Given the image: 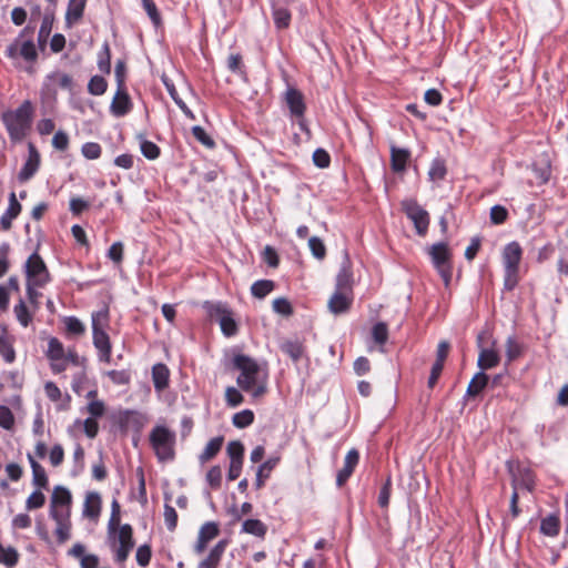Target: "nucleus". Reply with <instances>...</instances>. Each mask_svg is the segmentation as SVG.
<instances>
[{
  "label": "nucleus",
  "instance_id": "nucleus-1",
  "mask_svg": "<svg viewBox=\"0 0 568 568\" xmlns=\"http://www.w3.org/2000/svg\"><path fill=\"white\" fill-rule=\"evenodd\" d=\"M232 366L240 371L236 378L239 387L250 393L254 398L263 396L267 390V371L258 363L244 354H235L232 358Z\"/></svg>",
  "mask_w": 568,
  "mask_h": 568
},
{
  "label": "nucleus",
  "instance_id": "nucleus-2",
  "mask_svg": "<svg viewBox=\"0 0 568 568\" xmlns=\"http://www.w3.org/2000/svg\"><path fill=\"white\" fill-rule=\"evenodd\" d=\"M34 109L30 100L23 101L16 110L2 112L1 120L10 139L14 142L23 140L31 129Z\"/></svg>",
  "mask_w": 568,
  "mask_h": 568
},
{
  "label": "nucleus",
  "instance_id": "nucleus-3",
  "mask_svg": "<svg viewBox=\"0 0 568 568\" xmlns=\"http://www.w3.org/2000/svg\"><path fill=\"white\" fill-rule=\"evenodd\" d=\"M150 445L160 462H171L175 457V432L164 425H156L149 435Z\"/></svg>",
  "mask_w": 568,
  "mask_h": 568
},
{
  "label": "nucleus",
  "instance_id": "nucleus-4",
  "mask_svg": "<svg viewBox=\"0 0 568 568\" xmlns=\"http://www.w3.org/2000/svg\"><path fill=\"white\" fill-rule=\"evenodd\" d=\"M523 250L518 242H510L503 252V263L505 268L504 288L513 291L518 283L519 263Z\"/></svg>",
  "mask_w": 568,
  "mask_h": 568
},
{
  "label": "nucleus",
  "instance_id": "nucleus-5",
  "mask_svg": "<svg viewBox=\"0 0 568 568\" xmlns=\"http://www.w3.org/2000/svg\"><path fill=\"white\" fill-rule=\"evenodd\" d=\"M428 255L445 285H448L453 275L452 252L448 244L438 242L428 248Z\"/></svg>",
  "mask_w": 568,
  "mask_h": 568
},
{
  "label": "nucleus",
  "instance_id": "nucleus-6",
  "mask_svg": "<svg viewBox=\"0 0 568 568\" xmlns=\"http://www.w3.org/2000/svg\"><path fill=\"white\" fill-rule=\"evenodd\" d=\"M209 317L219 322L222 333L227 336H234L237 333V324L233 318L232 311L226 304L221 302H205L203 305Z\"/></svg>",
  "mask_w": 568,
  "mask_h": 568
},
{
  "label": "nucleus",
  "instance_id": "nucleus-7",
  "mask_svg": "<svg viewBox=\"0 0 568 568\" xmlns=\"http://www.w3.org/2000/svg\"><path fill=\"white\" fill-rule=\"evenodd\" d=\"M400 205L403 212L413 222L416 233L425 236L430 222L428 212L414 199L404 200Z\"/></svg>",
  "mask_w": 568,
  "mask_h": 568
},
{
  "label": "nucleus",
  "instance_id": "nucleus-8",
  "mask_svg": "<svg viewBox=\"0 0 568 568\" xmlns=\"http://www.w3.org/2000/svg\"><path fill=\"white\" fill-rule=\"evenodd\" d=\"M23 267L28 283L44 286L51 281L49 270L38 252H33L28 257Z\"/></svg>",
  "mask_w": 568,
  "mask_h": 568
},
{
  "label": "nucleus",
  "instance_id": "nucleus-9",
  "mask_svg": "<svg viewBox=\"0 0 568 568\" xmlns=\"http://www.w3.org/2000/svg\"><path fill=\"white\" fill-rule=\"evenodd\" d=\"M106 312H98L92 315V334L93 344L100 352V359L109 363L111 358V343L109 335L100 323L101 318L106 320Z\"/></svg>",
  "mask_w": 568,
  "mask_h": 568
},
{
  "label": "nucleus",
  "instance_id": "nucleus-10",
  "mask_svg": "<svg viewBox=\"0 0 568 568\" xmlns=\"http://www.w3.org/2000/svg\"><path fill=\"white\" fill-rule=\"evenodd\" d=\"M111 539H113V542H119V546L114 550V560L120 564L124 562L134 547L133 529L131 525L124 524L120 526L119 531L113 535Z\"/></svg>",
  "mask_w": 568,
  "mask_h": 568
},
{
  "label": "nucleus",
  "instance_id": "nucleus-11",
  "mask_svg": "<svg viewBox=\"0 0 568 568\" xmlns=\"http://www.w3.org/2000/svg\"><path fill=\"white\" fill-rule=\"evenodd\" d=\"M508 470L511 476V486L514 491H517L518 488H525L529 491L534 489L535 475L531 469L520 465L514 467L510 463H508Z\"/></svg>",
  "mask_w": 568,
  "mask_h": 568
},
{
  "label": "nucleus",
  "instance_id": "nucleus-12",
  "mask_svg": "<svg viewBox=\"0 0 568 568\" xmlns=\"http://www.w3.org/2000/svg\"><path fill=\"white\" fill-rule=\"evenodd\" d=\"M71 504H72V495L70 490L63 486H55L51 499H50V510L49 515L52 516V511L57 513H71Z\"/></svg>",
  "mask_w": 568,
  "mask_h": 568
},
{
  "label": "nucleus",
  "instance_id": "nucleus-13",
  "mask_svg": "<svg viewBox=\"0 0 568 568\" xmlns=\"http://www.w3.org/2000/svg\"><path fill=\"white\" fill-rule=\"evenodd\" d=\"M220 535V526L216 521L204 523L199 530L197 539L194 545V552L201 555L206 549L210 541Z\"/></svg>",
  "mask_w": 568,
  "mask_h": 568
},
{
  "label": "nucleus",
  "instance_id": "nucleus-14",
  "mask_svg": "<svg viewBox=\"0 0 568 568\" xmlns=\"http://www.w3.org/2000/svg\"><path fill=\"white\" fill-rule=\"evenodd\" d=\"M353 300V292L335 290L328 300L327 307L334 315L345 314L351 310Z\"/></svg>",
  "mask_w": 568,
  "mask_h": 568
},
{
  "label": "nucleus",
  "instance_id": "nucleus-15",
  "mask_svg": "<svg viewBox=\"0 0 568 568\" xmlns=\"http://www.w3.org/2000/svg\"><path fill=\"white\" fill-rule=\"evenodd\" d=\"M28 151V159L18 174V180L21 183L29 181L37 173L40 166V154L34 144L29 143Z\"/></svg>",
  "mask_w": 568,
  "mask_h": 568
},
{
  "label": "nucleus",
  "instance_id": "nucleus-16",
  "mask_svg": "<svg viewBox=\"0 0 568 568\" xmlns=\"http://www.w3.org/2000/svg\"><path fill=\"white\" fill-rule=\"evenodd\" d=\"M132 101L126 92V88H118L110 105L111 113L116 118H121L126 115L132 110Z\"/></svg>",
  "mask_w": 568,
  "mask_h": 568
},
{
  "label": "nucleus",
  "instance_id": "nucleus-17",
  "mask_svg": "<svg viewBox=\"0 0 568 568\" xmlns=\"http://www.w3.org/2000/svg\"><path fill=\"white\" fill-rule=\"evenodd\" d=\"M7 54L10 58L21 55L29 62H33L38 58L37 49L32 40H26L21 44H19V40H16L7 48Z\"/></svg>",
  "mask_w": 568,
  "mask_h": 568
},
{
  "label": "nucleus",
  "instance_id": "nucleus-18",
  "mask_svg": "<svg viewBox=\"0 0 568 568\" xmlns=\"http://www.w3.org/2000/svg\"><path fill=\"white\" fill-rule=\"evenodd\" d=\"M70 511L57 513L52 511V516H50L57 524L55 527V536L59 544H64L71 537V520H70Z\"/></svg>",
  "mask_w": 568,
  "mask_h": 568
},
{
  "label": "nucleus",
  "instance_id": "nucleus-19",
  "mask_svg": "<svg viewBox=\"0 0 568 568\" xmlns=\"http://www.w3.org/2000/svg\"><path fill=\"white\" fill-rule=\"evenodd\" d=\"M285 102L293 116L298 119L304 116L306 105L301 91L295 88H288L285 92Z\"/></svg>",
  "mask_w": 568,
  "mask_h": 568
},
{
  "label": "nucleus",
  "instance_id": "nucleus-20",
  "mask_svg": "<svg viewBox=\"0 0 568 568\" xmlns=\"http://www.w3.org/2000/svg\"><path fill=\"white\" fill-rule=\"evenodd\" d=\"M358 460V452L355 448L348 450V453L345 456L344 466L342 469L338 470L336 476V485L338 487H342L348 480L355 467L357 466Z\"/></svg>",
  "mask_w": 568,
  "mask_h": 568
},
{
  "label": "nucleus",
  "instance_id": "nucleus-21",
  "mask_svg": "<svg viewBox=\"0 0 568 568\" xmlns=\"http://www.w3.org/2000/svg\"><path fill=\"white\" fill-rule=\"evenodd\" d=\"M227 546L229 539L219 540L206 558L199 562L197 568H217Z\"/></svg>",
  "mask_w": 568,
  "mask_h": 568
},
{
  "label": "nucleus",
  "instance_id": "nucleus-22",
  "mask_svg": "<svg viewBox=\"0 0 568 568\" xmlns=\"http://www.w3.org/2000/svg\"><path fill=\"white\" fill-rule=\"evenodd\" d=\"M410 160V152L408 149L398 148L395 144L390 145V169L395 173H403Z\"/></svg>",
  "mask_w": 568,
  "mask_h": 568
},
{
  "label": "nucleus",
  "instance_id": "nucleus-23",
  "mask_svg": "<svg viewBox=\"0 0 568 568\" xmlns=\"http://www.w3.org/2000/svg\"><path fill=\"white\" fill-rule=\"evenodd\" d=\"M21 204L17 200L16 193L11 192L9 195V206L0 217V227L8 231L12 226V221L18 217L21 212Z\"/></svg>",
  "mask_w": 568,
  "mask_h": 568
},
{
  "label": "nucleus",
  "instance_id": "nucleus-24",
  "mask_svg": "<svg viewBox=\"0 0 568 568\" xmlns=\"http://www.w3.org/2000/svg\"><path fill=\"white\" fill-rule=\"evenodd\" d=\"M348 264L349 260L346 255V261L336 276L335 290L337 291L353 292V273Z\"/></svg>",
  "mask_w": 568,
  "mask_h": 568
},
{
  "label": "nucleus",
  "instance_id": "nucleus-25",
  "mask_svg": "<svg viewBox=\"0 0 568 568\" xmlns=\"http://www.w3.org/2000/svg\"><path fill=\"white\" fill-rule=\"evenodd\" d=\"M101 511V496L97 491H89L83 505V516L97 519Z\"/></svg>",
  "mask_w": 568,
  "mask_h": 568
},
{
  "label": "nucleus",
  "instance_id": "nucleus-26",
  "mask_svg": "<svg viewBox=\"0 0 568 568\" xmlns=\"http://www.w3.org/2000/svg\"><path fill=\"white\" fill-rule=\"evenodd\" d=\"M499 362L500 356L494 348L480 347L477 366L481 372L496 367Z\"/></svg>",
  "mask_w": 568,
  "mask_h": 568
},
{
  "label": "nucleus",
  "instance_id": "nucleus-27",
  "mask_svg": "<svg viewBox=\"0 0 568 568\" xmlns=\"http://www.w3.org/2000/svg\"><path fill=\"white\" fill-rule=\"evenodd\" d=\"M281 351L294 363H297L304 355V345L298 339H286L280 345Z\"/></svg>",
  "mask_w": 568,
  "mask_h": 568
},
{
  "label": "nucleus",
  "instance_id": "nucleus-28",
  "mask_svg": "<svg viewBox=\"0 0 568 568\" xmlns=\"http://www.w3.org/2000/svg\"><path fill=\"white\" fill-rule=\"evenodd\" d=\"M146 422V418L138 413L132 410L124 412L123 416L121 417V424L123 427L131 428L135 433H140L142 428L144 427Z\"/></svg>",
  "mask_w": 568,
  "mask_h": 568
},
{
  "label": "nucleus",
  "instance_id": "nucleus-29",
  "mask_svg": "<svg viewBox=\"0 0 568 568\" xmlns=\"http://www.w3.org/2000/svg\"><path fill=\"white\" fill-rule=\"evenodd\" d=\"M241 532L264 539L267 532V526L260 519H245L242 524Z\"/></svg>",
  "mask_w": 568,
  "mask_h": 568
},
{
  "label": "nucleus",
  "instance_id": "nucleus-30",
  "mask_svg": "<svg viewBox=\"0 0 568 568\" xmlns=\"http://www.w3.org/2000/svg\"><path fill=\"white\" fill-rule=\"evenodd\" d=\"M87 0H70L65 12V21L68 24L78 22L84 13Z\"/></svg>",
  "mask_w": 568,
  "mask_h": 568
},
{
  "label": "nucleus",
  "instance_id": "nucleus-31",
  "mask_svg": "<svg viewBox=\"0 0 568 568\" xmlns=\"http://www.w3.org/2000/svg\"><path fill=\"white\" fill-rule=\"evenodd\" d=\"M28 460L32 469V481L38 488L48 487V476L44 468L33 458L31 454H28Z\"/></svg>",
  "mask_w": 568,
  "mask_h": 568
},
{
  "label": "nucleus",
  "instance_id": "nucleus-32",
  "mask_svg": "<svg viewBox=\"0 0 568 568\" xmlns=\"http://www.w3.org/2000/svg\"><path fill=\"white\" fill-rule=\"evenodd\" d=\"M489 384V376L485 372H478L468 384L466 395L475 397Z\"/></svg>",
  "mask_w": 568,
  "mask_h": 568
},
{
  "label": "nucleus",
  "instance_id": "nucleus-33",
  "mask_svg": "<svg viewBox=\"0 0 568 568\" xmlns=\"http://www.w3.org/2000/svg\"><path fill=\"white\" fill-rule=\"evenodd\" d=\"M169 376L170 372L164 364H155L152 367V378L154 388L156 390H163L164 388H166L169 385Z\"/></svg>",
  "mask_w": 568,
  "mask_h": 568
},
{
  "label": "nucleus",
  "instance_id": "nucleus-34",
  "mask_svg": "<svg viewBox=\"0 0 568 568\" xmlns=\"http://www.w3.org/2000/svg\"><path fill=\"white\" fill-rule=\"evenodd\" d=\"M223 445V437H214L210 439V442L206 444L204 450L200 454L199 460L201 464H205L213 459L219 452L221 450Z\"/></svg>",
  "mask_w": 568,
  "mask_h": 568
},
{
  "label": "nucleus",
  "instance_id": "nucleus-35",
  "mask_svg": "<svg viewBox=\"0 0 568 568\" xmlns=\"http://www.w3.org/2000/svg\"><path fill=\"white\" fill-rule=\"evenodd\" d=\"M560 530V520L557 515H548L541 519L540 532L545 536L556 537Z\"/></svg>",
  "mask_w": 568,
  "mask_h": 568
},
{
  "label": "nucleus",
  "instance_id": "nucleus-36",
  "mask_svg": "<svg viewBox=\"0 0 568 568\" xmlns=\"http://www.w3.org/2000/svg\"><path fill=\"white\" fill-rule=\"evenodd\" d=\"M280 458H268L261 464L256 471L255 487L260 489L264 486V480L270 476L272 469L277 465Z\"/></svg>",
  "mask_w": 568,
  "mask_h": 568
},
{
  "label": "nucleus",
  "instance_id": "nucleus-37",
  "mask_svg": "<svg viewBox=\"0 0 568 568\" xmlns=\"http://www.w3.org/2000/svg\"><path fill=\"white\" fill-rule=\"evenodd\" d=\"M0 355L6 363H13L16 359V351L12 341L6 333H0Z\"/></svg>",
  "mask_w": 568,
  "mask_h": 568
},
{
  "label": "nucleus",
  "instance_id": "nucleus-38",
  "mask_svg": "<svg viewBox=\"0 0 568 568\" xmlns=\"http://www.w3.org/2000/svg\"><path fill=\"white\" fill-rule=\"evenodd\" d=\"M275 288V283L271 280H258L251 286V293L256 298H264Z\"/></svg>",
  "mask_w": 568,
  "mask_h": 568
},
{
  "label": "nucleus",
  "instance_id": "nucleus-39",
  "mask_svg": "<svg viewBox=\"0 0 568 568\" xmlns=\"http://www.w3.org/2000/svg\"><path fill=\"white\" fill-rule=\"evenodd\" d=\"M47 357L51 362H59L64 358V347L63 344L57 338L51 337L48 343Z\"/></svg>",
  "mask_w": 568,
  "mask_h": 568
},
{
  "label": "nucleus",
  "instance_id": "nucleus-40",
  "mask_svg": "<svg viewBox=\"0 0 568 568\" xmlns=\"http://www.w3.org/2000/svg\"><path fill=\"white\" fill-rule=\"evenodd\" d=\"M140 150L148 160H155L160 156V148L152 141L146 140L143 135H139Z\"/></svg>",
  "mask_w": 568,
  "mask_h": 568
},
{
  "label": "nucleus",
  "instance_id": "nucleus-41",
  "mask_svg": "<svg viewBox=\"0 0 568 568\" xmlns=\"http://www.w3.org/2000/svg\"><path fill=\"white\" fill-rule=\"evenodd\" d=\"M98 68L101 72H111V50L108 42H104L98 53Z\"/></svg>",
  "mask_w": 568,
  "mask_h": 568
},
{
  "label": "nucleus",
  "instance_id": "nucleus-42",
  "mask_svg": "<svg viewBox=\"0 0 568 568\" xmlns=\"http://www.w3.org/2000/svg\"><path fill=\"white\" fill-rule=\"evenodd\" d=\"M273 20L277 29H286L291 23V12L284 7L273 8Z\"/></svg>",
  "mask_w": 568,
  "mask_h": 568
},
{
  "label": "nucleus",
  "instance_id": "nucleus-43",
  "mask_svg": "<svg viewBox=\"0 0 568 568\" xmlns=\"http://www.w3.org/2000/svg\"><path fill=\"white\" fill-rule=\"evenodd\" d=\"M52 24H53V16L45 13L42 19V22H41V26L39 29V33H38V42L40 45L45 44V42L51 33Z\"/></svg>",
  "mask_w": 568,
  "mask_h": 568
},
{
  "label": "nucleus",
  "instance_id": "nucleus-44",
  "mask_svg": "<svg viewBox=\"0 0 568 568\" xmlns=\"http://www.w3.org/2000/svg\"><path fill=\"white\" fill-rule=\"evenodd\" d=\"M19 554L16 548L8 547L4 548L0 542V562L7 565L8 567H13L18 564Z\"/></svg>",
  "mask_w": 568,
  "mask_h": 568
},
{
  "label": "nucleus",
  "instance_id": "nucleus-45",
  "mask_svg": "<svg viewBox=\"0 0 568 568\" xmlns=\"http://www.w3.org/2000/svg\"><path fill=\"white\" fill-rule=\"evenodd\" d=\"M254 422V413L251 409H244L233 415L232 423L237 428H245Z\"/></svg>",
  "mask_w": 568,
  "mask_h": 568
},
{
  "label": "nucleus",
  "instance_id": "nucleus-46",
  "mask_svg": "<svg viewBox=\"0 0 568 568\" xmlns=\"http://www.w3.org/2000/svg\"><path fill=\"white\" fill-rule=\"evenodd\" d=\"M108 88L106 80L101 75H93L88 83V91L92 95H102Z\"/></svg>",
  "mask_w": 568,
  "mask_h": 568
},
{
  "label": "nucleus",
  "instance_id": "nucleus-47",
  "mask_svg": "<svg viewBox=\"0 0 568 568\" xmlns=\"http://www.w3.org/2000/svg\"><path fill=\"white\" fill-rule=\"evenodd\" d=\"M13 312L16 314L18 322L23 327H27L31 323L32 316L29 313V310H28L26 303L23 302V300L19 301V303L14 306Z\"/></svg>",
  "mask_w": 568,
  "mask_h": 568
},
{
  "label": "nucleus",
  "instance_id": "nucleus-48",
  "mask_svg": "<svg viewBox=\"0 0 568 568\" xmlns=\"http://www.w3.org/2000/svg\"><path fill=\"white\" fill-rule=\"evenodd\" d=\"M372 336L375 343L384 345L388 339V327L386 323H376L372 328Z\"/></svg>",
  "mask_w": 568,
  "mask_h": 568
},
{
  "label": "nucleus",
  "instance_id": "nucleus-49",
  "mask_svg": "<svg viewBox=\"0 0 568 568\" xmlns=\"http://www.w3.org/2000/svg\"><path fill=\"white\" fill-rule=\"evenodd\" d=\"M521 355V345L515 336H509L506 341V356L508 362H513Z\"/></svg>",
  "mask_w": 568,
  "mask_h": 568
},
{
  "label": "nucleus",
  "instance_id": "nucleus-50",
  "mask_svg": "<svg viewBox=\"0 0 568 568\" xmlns=\"http://www.w3.org/2000/svg\"><path fill=\"white\" fill-rule=\"evenodd\" d=\"M226 453L230 457V462H243L244 446L239 440H233L227 444Z\"/></svg>",
  "mask_w": 568,
  "mask_h": 568
},
{
  "label": "nucleus",
  "instance_id": "nucleus-51",
  "mask_svg": "<svg viewBox=\"0 0 568 568\" xmlns=\"http://www.w3.org/2000/svg\"><path fill=\"white\" fill-rule=\"evenodd\" d=\"M11 246L8 242L0 244V278L3 277L10 267L9 254Z\"/></svg>",
  "mask_w": 568,
  "mask_h": 568
},
{
  "label": "nucleus",
  "instance_id": "nucleus-52",
  "mask_svg": "<svg viewBox=\"0 0 568 568\" xmlns=\"http://www.w3.org/2000/svg\"><path fill=\"white\" fill-rule=\"evenodd\" d=\"M446 173L447 170L444 161L439 159L434 160L428 171L429 179L432 181H439L445 178Z\"/></svg>",
  "mask_w": 568,
  "mask_h": 568
},
{
  "label": "nucleus",
  "instance_id": "nucleus-53",
  "mask_svg": "<svg viewBox=\"0 0 568 568\" xmlns=\"http://www.w3.org/2000/svg\"><path fill=\"white\" fill-rule=\"evenodd\" d=\"M142 6L155 27L161 26L162 18L153 0H142Z\"/></svg>",
  "mask_w": 568,
  "mask_h": 568
},
{
  "label": "nucleus",
  "instance_id": "nucleus-54",
  "mask_svg": "<svg viewBox=\"0 0 568 568\" xmlns=\"http://www.w3.org/2000/svg\"><path fill=\"white\" fill-rule=\"evenodd\" d=\"M508 215L509 214H508L507 209L503 205L497 204L490 209L489 217H490V222L493 224L500 225L507 221Z\"/></svg>",
  "mask_w": 568,
  "mask_h": 568
},
{
  "label": "nucleus",
  "instance_id": "nucleus-55",
  "mask_svg": "<svg viewBox=\"0 0 568 568\" xmlns=\"http://www.w3.org/2000/svg\"><path fill=\"white\" fill-rule=\"evenodd\" d=\"M164 523L169 531H174L178 526V513L173 506L165 503L164 505Z\"/></svg>",
  "mask_w": 568,
  "mask_h": 568
},
{
  "label": "nucleus",
  "instance_id": "nucleus-56",
  "mask_svg": "<svg viewBox=\"0 0 568 568\" xmlns=\"http://www.w3.org/2000/svg\"><path fill=\"white\" fill-rule=\"evenodd\" d=\"M308 246H310V250H311L312 254L314 255V257H316L317 260H323L325 257L326 247L320 237H317V236L310 237Z\"/></svg>",
  "mask_w": 568,
  "mask_h": 568
},
{
  "label": "nucleus",
  "instance_id": "nucleus-57",
  "mask_svg": "<svg viewBox=\"0 0 568 568\" xmlns=\"http://www.w3.org/2000/svg\"><path fill=\"white\" fill-rule=\"evenodd\" d=\"M273 311L286 317L293 314L292 304L285 297H278L273 301Z\"/></svg>",
  "mask_w": 568,
  "mask_h": 568
},
{
  "label": "nucleus",
  "instance_id": "nucleus-58",
  "mask_svg": "<svg viewBox=\"0 0 568 568\" xmlns=\"http://www.w3.org/2000/svg\"><path fill=\"white\" fill-rule=\"evenodd\" d=\"M151 557L152 550L150 545L144 544L136 549L135 559L139 566L146 567L151 561Z\"/></svg>",
  "mask_w": 568,
  "mask_h": 568
},
{
  "label": "nucleus",
  "instance_id": "nucleus-59",
  "mask_svg": "<svg viewBox=\"0 0 568 568\" xmlns=\"http://www.w3.org/2000/svg\"><path fill=\"white\" fill-rule=\"evenodd\" d=\"M225 400L230 407H237L243 403L244 397L239 389L229 386L225 390Z\"/></svg>",
  "mask_w": 568,
  "mask_h": 568
},
{
  "label": "nucleus",
  "instance_id": "nucleus-60",
  "mask_svg": "<svg viewBox=\"0 0 568 568\" xmlns=\"http://www.w3.org/2000/svg\"><path fill=\"white\" fill-rule=\"evenodd\" d=\"M81 152L85 159L95 160L100 158L102 150L99 143L87 142L82 145Z\"/></svg>",
  "mask_w": 568,
  "mask_h": 568
},
{
  "label": "nucleus",
  "instance_id": "nucleus-61",
  "mask_svg": "<svg viewBox=\"0 0 568 568\" xmlns=\"http://www.w3.org/2000/svg\"><path fill=\"white\" fill-rule=\"evenodd\" d=\"M192 134L200 143L207 148H213L215 145L214 140L200 125H194L192 128Z\"/></svg>",
  "mask_w": 568,
  "mask_h": 568
},
{
  "label": "nucleus",
  "instance_id": "nucleus-62",
  "mask_svg": "<svg viewBox=\"0 0 568 568\" xmlns=\"http://www.w3.org/2000/svg\"><path fill=\"white\" fill-rule=\"evenodd\" d=\"M313 162L317 168L325 169L331 164V156L326 150L318 148L313 153Z\"/></svg>",
  "mask_w": 568,
  "mask_h": 568
},
{
  "label": "nucleus",
  "instance_id": "nucleus-63",
  "mask_svg": "<svg viewBox=\"0 0 568 568\" xmlns=\"http://www.w3.org/2000/svg\"><path fill=\"white\" fill-rule=\"evenodd\" d=\"M65 328L72 335H82L85 331L83 323L74 316L65 318Z\"/></svg>",
  "mask_w": 568,
  "mask_h": 568
},
{
  "label": "nucleus",
  "instance_id": "nucleus-64",
  "mask_svg": "<svg viewBox=\"0 0 568 568\" xmlns=\"http://www.w3.org/2000/svg\"><path fill=\"white\" fill-rule=\"evenodd\" d=\"M45 503V496L40 491H33L26 501V508L28 510L41 508Z\"/></svg>",
  "mask_w": 568,
  "mask_h": 568
}]
</instances>
